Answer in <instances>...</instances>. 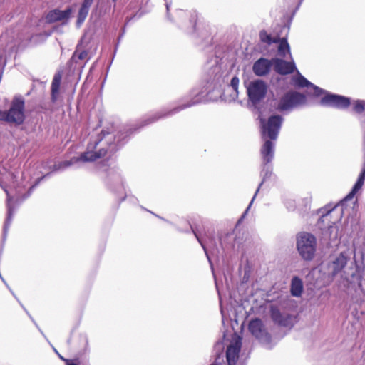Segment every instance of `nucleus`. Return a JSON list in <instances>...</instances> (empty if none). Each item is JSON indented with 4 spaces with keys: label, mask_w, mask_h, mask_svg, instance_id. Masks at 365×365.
<instances>
[{
    "label": "nucleus",
    "mask_w": 365,
    "mask_h": 365,
    "mask_svg": "<svg viewBox=\"0 0 365 365\" xmlns=\"http://www.w3.org/2000/svg\"><path fill=\"white\" fill-rule=\"evenodd\" d=\"M11 175L14 181L9 188L1 185L7 195V217L4 226V237H6L9 225L11 223L16 205L31 195L34 188L37 184L36 183L30 186L27 190L29 180H26L24 173H22L21 181L19 182L16 180V177L15 175L11 174Z\"/></svg>",
    "instance_id": "1"
},
{
    "label": "nucleus",
    "mask_w": 365,
    "mask_h": 365,
    "mask_svg": "<svg viewBox=\"0 0 365 365\" xmlns=\"http://www.w3.org/2000/svg\"><path fill=\"white\" fill-rule=\"evenodd\" d=\"M104 138H106V143L109 145L110 151L113 152L116 150L115 143L108 142L112 138V136H110L109 133L102 131L100 136L92 140L88 144L87 150L82 153L79 158H74L69 161L63 162L61 166L63 168H66L78 161L93 162L98 158L104 157L107 153V150L104 148H101L98 151L94 150L98 144L103 143Z\"/></svg>",
    "instance_id": "2"
},
{
    "label": "nucleus",
    "mask_w": 365,
    "mask_h": 365,
    "mask_svg": "<svg viewBox=\"0 0 365 365\" xmlns=\"http://www.w3.org/2000/svg\"><path fill=\"white\" fill-rule=\"evenodd\" d=\"M306 96L297 91H288L274 103V108L280 113H287L306 103Z\"/></svg>",
    "instance_id": "3"
},
{
    "label": "nucleus",
    "mask_w": 365,
    "mask_h": 365,
    "mask_svg": "<svg viewBox=\"0 0 365 365\" xmlns=\"http://www.w3.org/2000/svg\"><path fill=\"white\" fill-rule=\"evenodd\" d=\"M24 100L22 97H15L8 111L0 110V121L9 123L21 124L24 120Z\"/></svg>",
    "instance_id": "4"
},
{
    "label": "nucleus",
    "mask_w": 365,
    "mask_h": 365,
    "mask_svg": "<svg viewBox=\"0 0 365 365\" xmlns=\"http://www.w3.org/2000/svg\"><path fill=\"white\" fill-rule=\"evenodd\" d=\"M202 94V92L197 91V90H193L191 91L190 96L192 97V99L189 103L187 104H184L178 107L174 108L173 109L169 110H164V111H160L156 113L150 115L143 119L142 125L140 127H143L145 125H148L150 123H153L155 121H157L159 119L172 115L173 114L177 113L178 112L192 106L194 105H196L199 103L201 101V96Z\"/></svg>",
    "instance_id": "5"
},
{
    "label": "nucleus",
    "mask_w": 365,
    "mask_h": 365,
    "mask_svg": "<svg viewBox=\"0 0 365 365\" xmlns=\"http://www.w3.org/2000/svg\"><path fill=\"white\" fill-rule=\"evenodd\" d=\"M297 247L303 259L312 260L317 250L316 237L308 232L299 233L297 239Z\"/></svg>",
    "instance_id": "6"
},
{
    "label": "nucleus",
    "mask_w": 365,
    "mask_h": 365,
    "mask_svg": "<svg viewBox=\"0 0 365 365\" xmlns=\"http://www.w3.org/2000/svg\"><path fill=\"white\" fill-rule=\"evenodd\" d=\"M248 103L255 108L264 99L267 93V84L262 80L257 79L250 82L247 86Z\"/></svg>",
    "instance_id": "7"
},
{
    "label": "nucleus",
    "mask_w": 365,
    "mask_h": 365,
    "mask_svg": "<svg viewBox=\"0 0 365 365\" xmlns=\"http://www.w3.org/2000/svg\"><path fill=\"white\" fill-rule=\"evenodd\" d=\"M283 122V118L279 115L270 116L267 121L264 119H260L262 137L263 139L267 138L270 140H276L280 128Z\"/></svg>",
    "instance_id": "8"
},
{
    "label": "nucleus",
    "mask_w": 365,
    "mask_h": 365,
    "mask_svg": "<svg viewBox=\"0 0 365 365\" xmlns=\"http://www.w3.org/2000/svg\"><path fill=\"white\" fill-rule=\"evenodd\" d=\"M249 331L267 349H271L272 347V345L271 344V336L264 329L261 319H255L251 320L249 324Z\"/></svg>",
    "instance_id": "9"
},
{
    "label": "nucleus",
    "mask_w": 365,
    "mask_h": 365,
    "mask_svg": "<svg viewBox=\"0 0 365 365\" xmlns=\"http://www.w3.org/2000/svg\"><path fill=\"white\" fill-rule=\"evenodd\" d=\"M322 94H324V96L319 101V103L322 106L343 110L346 109L351 105V99L348 97L331 93L325 91Z\"/></svg>",
    "instance_id": "10"
},
{
    "label": "nucleus",
    "mask_w": 365,
    "mask_h": 365,
    "mask_svg": "<svg viewBox=\"0 0 365 365\" xmlns=\"http://www.w3.org/2000/svg\"><path fill=\"white\" fill-rule=\"evenodd\" d=\"M242 347V338L235 334L226 349V359L228 365H236Z\"/></svg>",
    "instance_id": "11"
},
{
    "label": "nucleus",
    "mask_w": 365,
    "mask_h": 365,
    "mask_svg": "<svg viewBox=\"0 0 365 365\" xmlns=\"http://www.w3.org/2000/svg\"><path fill=\"white\" fill-rule=\"evenodd\" d=\"M362 151L364 163L362 165V170L357 178L356 182L354 185L351 192L344 198L345 200L352 199L362 188L365 181V124L362 126Z\"/></svg>",
    "instance_id": "12"
},
{
    "label": "nucleus",
    "mask_w": 365,
    "mask_h": 365,
    "mask_svg": "<svg viewBox=\"0 0 365 365\" xmlns=\"http://www.w3.org/2000/svg\"><path fill=\"white\" fill-rule=\"evenodd\" d=\"M271 317L274 323L282 327L291 328L294 324V319L292 315L281 313L280 311L274 307H272L271 308Z\"/></svg>",
    "instance_id": "13"
},
{
    "label": "nucleus",
    "mask_w": 365,
    "mask_h": 365,
    "mask_svg": "<svg viewBox=\"0 0 365 365\" xmlns=\"http://www.w3.org/2000/svg\"><path fill=\"white\" fill-rule=\"evenodd\" d=\"M272 63L274 71L281 75L289 74L297 70L295 63L292 59V61L287 62L282 59L273 58Z\"/></svg>",
    "instance_id": "14"
},
{
    "label": "nucleus",
    "mask_w": 365,
    "mask_h": 365,
    "mask_svg": "<svg viewBox=\"0 0 365 365\" xmlns=\"http://www.w3.org/2000/svg\"><path fill=\"white\" fill-rule=\"evenodd\" d=\"M272 66H273L272 59L261 58L255 62L252 68L253 72L257 76H264L269 72Z\"/></svg>",
    "instance_id": "15"
},
{
    "label": "nucleus",
    "mask_w": 365,
    "mask_h": 365,
    "mask_svg": "<svg viewBox=\"0 0 365 365\" xmlns=\"http://www.w3.org/2000/svg\"><path fill=\"white\" fill-rule=\"evenodd\" d=\"M263 164L270 163L274 155V143L269 140H265L260 150Z\"/></svg>",
    "instance_id": "16"
},
{
    "label": "nucleus",
    "mask_w": 365,
    "mask_h": 365,
    "mask_svg": "<svg viewBox=\"0 0 365 365\" xmlns=\"http://www.w3.org/2000/svg\"><path fill=\"white\" fill-rule=\"evenodd\" d=\"M298 76L293 79L294 83L295 86L299 87H311L313 90V95L315 96H320L322 95V93L324 92V90L319 88L317 86H314L311 82H309L307 79H306L303 76H302L298 71H297Z\"/></svg>",
    "instance_id": "17"
},
{
    "label": "nucleus",
    "mask_w": 365,
    "mask_h": 365,
    "mask_svg": "<svg viewBox=\"0 0 365 365\" xmlns=\"http://www.w3.org/2000/svg\"><path fill=\"white\" fill-rule=\"evenodd\" d=\"M348 257L345 253H340L330 264L329 267L331 270L332 277L339 274L346 265Z\"/></svg>",
    "instance_id": "18"
},
{
    "label": "nucleus",
    "mask_w": 365,
    "mask_h": 365,
    "mask_svg": "<svg viewBox=\"0 0 365 365\" xmlns=\"http://www.w3.org/2000/svg\"><path fill=\"white\" fill-rule=\"evenodd\" d=\"M71 14V9H67L64 11L54 9L48 13L46 16V21L51 23L57 21L67 20Z\"/></svg>",
    "instance_id": "19"
},
{
    "label": "nucleus",
    "mask_w": 365,
    "mask_h": 365,
    "mask_svg": "<svg viewBox=\"0 0 365 365\" xmlns=\"http://www.w3.org/2000/svg\"><path fill=\"white\" fill-rule=\"evenodd\" d=\"M272 165H269V163L268 164H263L262 163V170L261 172V175L262 176V181L261 182V183L259 184L257 190H256L255 192V194L252 198V200H251L249 206L247 207V208L246 209V210L245 211V212L243 213V215H242V217L240 218V220H238V224L240 223L242 220L245 218V215H247L256 195L257 194V192H259V188L261 187V185L263 184L264 181L269 177H270L271 174H272Z\"/></svg>",
    "instance_id": "20"
},
{
    "label": "nucleus",
    "mask_w": 365,
    "mask_h": 365,
    "mask_svg": "<svg viewBox=\"0 0 365 365\" xmlns=\"http://www.w3.org/2000/svg\"><path fill=\"white\" fill-rule=\"evenodd\" d=\"M62 75L61 72L56 73L53 78L51 91V101L55 103L59 98V91Z\"/></svg>",
    "instance_id": "21"
},
{
    "label": "nucleus",
    "mask_w": 365,
    "mask_h": 365,
    "mask_svg": "<svg viewBox=\"0 0 365 365\" xmlns=\"http://www.w3.org/2000/svg\"><path fill=\"white\" fill-rule=\"evenodd\" d=\"M106 183L111 185L112 183L116 185L118 190H122L123 180L119 173L115 169H109L108 171V176L106 179Z\"/></svg>",
    "instance_id": "22"
},
{
    "label": "nucleus",
    "mask_w": 365,
    "mask_h": 365,
    "mask_svg": "<svg viewBox=\"0 0 365 365\" xmlns=\"http://www.w3.org/2000/svg\"><path fill=\"white\" fill-rule=\"evenodd\" d=\"M214 349L216 352V357L215 361L211 365H224V355L222 353V351L224 349L223 342H217L215 345Z\"/></svg>",
    "instance_id": "23"
},
{
    "label": "nucleus",
    "mask_w": 365,
    "mask_h": 365,
    "mask_svg": "<svg viewBox=\"0 0 365 365\" xmlns=\"http://www.w3.org/2000/svg\"><path fill=\"white\" fill-rule=\"evenodd\" d=\"M303 290V284L302 280L297 277H294L292 279L291 283V293L294 297L301 296Z\"/></svg>",
    "instance_id": "24"
},
{
    "label": "nucleus",
    "mask_w": 365,
    "mask_h": 365,
    "mask_svg": "<svg viewBox=\"0 0 365 365\" xmlns=\"http://www.w3.org/2000/svg\"><path fill=\"white\" fill-rule=\"evenodd\" d=\"M88 52L85 50H82L81 46L78 45L76 51L72 55L71 61L77 63L78 61L88 60Z\"/></svg>",
    "instance_id": "25"
},
{
    "label": "nucleus",
    "mask_w": 365,
    "mask_h": 365,
    "mask_svg": "<svg viewBox=\"0 0 365 365\" xmlns=\"http://www.w3.org/2000/svg\"><path fill=\"white\" fill-rule=\"evenodd\" d=\"M278 42H279L278 47L279 55L285 57L286 54L288 53L291 56L290 47L287 39L285 38L281 39L278 38Z\"/></svg>",
    "instance_id": "26"
},
{
    "label": "nucleus",
    "mask_w": 365,
    "mask_h": 365,
    "mask_svg": "<svg viewBox=\"0 0 365 365\" xmlns=\"http://www.w3.org/2000/svg\"><path fill=\"white\" fill-rule=\"evenodd\" d=\"M192 232L194 233L195 236L196 237L197 241L199 242V243L201 245L202 247L203 248L205 253L207 256V258L211 265V267L212 268V262H211L209 254L207 252V247H206L205 243L201 236V234L196 228L192 227Z\"/></svg>",
    "instance_id": "27"
},
{
    "label": "nucleus",
    "mask_w": 365,
    "mask_h": 365,
    "mask_svg": "<svg viewBox=\"0 0 365 365\" xmlns=\"http://www.w3.org/2000/svg\"><path fill=\"white\" fill-rule=\"evenodd\" d=\"M259 38L261 41L267 43L268 45H270L273 43H277L278 42V38H272V36L267 33L265 31H261L259 33Z\"/></svg>",
    "instance_id": "28"
},
{
    "label": "nucleus",
    "mask_w": 365,
    "mask_h": 365,
    "mask_svg": "<svg viewBox=\"0 0 365 365\" xmlns=\"http://www.w3.org/2000/svg\"><path fill=\"white\" fill-rule=\"evenodd\" d=\"M240 80L237 76H234L230 81V87L232 88L233 93L232 94V99H235L238 97V87H239Z\"/></svg>",
    "instance_id": "29"
},
{
    "label": "nucleus",
    "mask_w": 365,
    "mask_h": 365,
    "mask_svg": "<svg viewBox=\"0 0 365 365\" xmlns=\"http://www.w3.org/2000/svg\"><path fill=\"white\" fill-rule=\"evenodd\" d=\"M89 9L81 6L78 14V19H77V26H80L83 22L85 21L88 14Z\"/></svg>",
    "instance_id": "30"
},
{
    "label": "nucleus",
    "mask_w": 365,
    "mask_h": 365,
    "mask_svg": "<svg viewBox=\"0 0 365 365\" xmlns=\"http://www.w3.org/2000/svg\"><path fill=\"white\" fill-rule=\"evenodd\" d=\"M353 110L356 113H361L365 110V100H356L353 103Z\"/></svg>",
    "instance_id": "31"
},
{
    "label": "nucleus",
    "mask_w": 365,
    "mask_h": 365,
    "mask_svg": "<svg viewBox=\"0 0 365 365\" xmlns=\"http://www.w3.org/2000/svg\"><path fill=\"white\" fill-rule=\"evenodd\" d=\"M93 1V0H84L81 6L90 9Z\"/></svg>",
    "instance_id": "32"
},
{
    "label": "nucleus",
    "mask_w": 365,
    "mask_h": 365,
    "mask_svg": "<svg viewBox=\"0 0 365 365\" xmlns=\"http://www.w3.org/2000/svg\"><path fill=\"white\" fill-rule=\"evenodd\" d=\"M329 230H330L331 232H335V235L333 237V238L336 239L337 237V230H338L336 227L331 225V226L329 227Z\"/></svg>",
    "instance_id": "33"
},
{
    "label": "nucleus",
    "mask_w": 365,
    "mask_h": 365,
    "mask_svg": "<svg viewBox=\"0 0 365 365\" xmlns=\"http://www.w3.org/2000/svg\"><path fill=\"white\" fill-rule=\"evenodd\" d=\"M9 31H6V33H4V34H2L1 36H0V41L1 42H3L4 41H5L6 39V38L9 36Z\"/></svg>",
    "instance_id": "34"
},
{
    "label": "nucleus",
    "mask_w": 365,
    "mask_h": 365,
    "mask_svg": "<svg viewBox=\"0 0 365 365\" xmlns=\"http://www.w3.org/2000/svg\"><path fill=\"white\" fill-rule=\"evenodd\" d=\"M31 38L32 36L28 35L27 36H25V37H22V36H19V41H23L24 40H26V41H31Z\"/></svg>",
    "instance_id": "35"
},
{
    "label": "nucleus",
    "mask_w": 365,
    "mask_h": 365,
    "mask_svg": "<svg viewBox=\"0 0 365 365\" xmlns=\"http://www.w3.org/2000/svg\"><path fill=\"white\" fill-rule=\"evenodd\" d=\"M178 16H180V17H182L184 16H187V12L183 11H180L178 12Z\"/></svg>",
    "instance_id": "36"
},
{
    "label": "nucleus",
    "mask_w": 365,
    "mask_h": 365,
    "mask_svg": "<svg viewBox=\"0 0 365 365\" xmlns=\"http://www.w3.org/2000/svg\"><path fill=\"white\" fill-rule=\"evenodd\" d=\"M7 288L10 290V292H11V294L14 296V298H16V296H15L14 293L13 292V291L11 289V288L9 287V286L6 284H5Z\"/></svg>",
    "instance_id": "37"
},
{
    "label": "nucleus",
    "mask_w": 365,
    "mask_h": 365,
    "mask_svg": "<svg viewBox=\"0 0 365 365\" xmlns=\"http://www.w3.org/2000/svg\"><path fill=\"white\" fill-rule=\"evenodd\" d=\"M67 365H77V364H75V363L70 362V361H68Z\"/></svg>",
    "instance_id": "38"
},
{
    "label": "nucleus",
    "mask_w": 365,
    "mask_h": 365,
    "mask_svg": "<svg viewBox=\"0 0 365 365\" xmlns=\"http://www.w3.org/2000/svg\"><path fill=\"white\" fill-rule=\"evenodd\" d=\"M169 8H170V4L168 3H166V9H167V11H169Z\"/></svg>",
    "instance_id": "39"
},
{
    "label": "nucleus",
    "mask_w": 365,
    "mask_h": 365,
    "mask_svg": "<svg viewBox=\"0 0 365 365\" xmlns=\"http://www.w3.org/2000/svg\"><path fill=\"white\" fill-rule=\"evenodd\" d=\"M220 76H219L217 77V83H216V84H219V83H220Z\"/></svg>",
    "instance_id": "40"
},
{
    "label": "nucleus",
    "mask_w": 365,
    "mask_h": 365,
    "mask_svg": "<svg viewBox=\"0 0 365 365\" xmlns=\"http://www.w3.org/2000/svg\"><path fill=\"white\" fill-rule=\"evenodd\" d=\"M195 16H196V14L192 15V21L195 20Z\"/></svg>",
    "instance_id": "41"
},
{
    "label": "nucleus",
    "mask_w": 365,
    "mask_h": 365,
    "mask_svg": "<svg viewBox=\"0 0 365 365\" xmlns=\"http://www.w3.org/2000/svg\"><path fill=\"white\" fill-rule=\"evenodd\" d=\"M204 36H205V37H207V38L210 36V35L207 34V32H206V34H205Z\"/></svg>",
    "instance_id": "42"
},
{
    "label": "nucleus",
    "mask_w": 365,
    "mask_h": 365,
    "mask_svg": "<svg viewBox=\"0 0 365 365\" xmlns=\"http://www.w3.org/2000/svg\"><path fill=\"white\" fill-rule=\"evenodd\" d=\"M120 137H118V140H117V144H119V143H120Z\"/></svg>",
    "instance_id": "43"
},
{
    "label": "nucleus",
    "mask_w": 365,
    "mask_h": 365,
    "mask_svg": "<svg viewBox=\"0 0 365 365\" xmlns=\"http://www.w3.org/2000/svg\"><path fill=\"white\" fill-rule=\"evenodd\" d=\"M38 331H41V334H43V331H41V329L38 328Z\"/></svg>",
    "instance_id": "44"
},
{
    "label": "nucleus",
    "mask_w": 365,
    "mask_h": 365,
    "mask_svg": "<svg viewBox=\"0 0 365 365\" xmlns=\"http://www.w3.org/2000/svg\"><path fill=\"white\" fill-rule=\"evenodd\" d=\"M38 331H41V334H43V331H41V329L38 328Z\"/></svg>",
    "instance_id": "45"
},
{
    "label": "nucleus",
    "mask_w": 365,
    "mask_h": 365,
    "mask_svg": "<svg viewBox=\"0 0 365 365\" xmlns=\"http://www.w3.org/2000/svg\"><path fill=\"white\" fill-rule=\"evenodd\" d=\"M38 331H41V334H43V331H41V329L38 328Z\"/></svg>",
    "instance_id": "46"
},
{
    "label": "nucleus",
    "mask_w": 365,
    "mask_h": 365,
    "mask_svg": "<svg viewBox=\"0 0 365 365\" xmlns=\"http://www.w3.org/2000/svg\"><path fill=\"white\" fill-rule=\"evenodd\" d=\"M195 28H196V24H195V25H194V30H195Z\"/></svg>",
    "instance_id": "47"
},
{
    "label": "nucleus",
    "mask_w": 365,
    "mask_h": 365,
    "mask_svg": "<svg viewBox=\"0 0 365 365\" xmlns=\"http://www.w3.org/2000/svg\"><path fill=\"white\" fill-rule=\"evenodd\" d=\"M330 211H331V210L327 211V213H326V215H328V213H329V212H330Z\"/></svg>",
    "instance_id": "48"
},
{
    "label": "nucleus",
    "mask_w": 365,
    "mask_h": 365,
    "mask_svg": "<svg viewBox=\"0 0 365 365\" xmlns=\"http://www.w3.org/2000/svg\"><path fill=\"white\" fill-rule=\"evenodd\" d=\"M330 211H331V210L327 211V213H326V215H328V213H329V212H330Z\"/></svg>",
    "instance_id": "49"
},
{
    "label": "nucleus",
    "mask_w": 365,
    "mask_h": 365,
    "mask_svg": "<svg viewBox=\"0 0 365 365\" xmlns=\"http://www.w3.org/2000/svg\"><path fill=\"white\" fill-rule=\"evenodd\" d=\"M113 1H115L116 0H113Z\"/></svg>",
    "instance_id": "50"
}]
</instances>
